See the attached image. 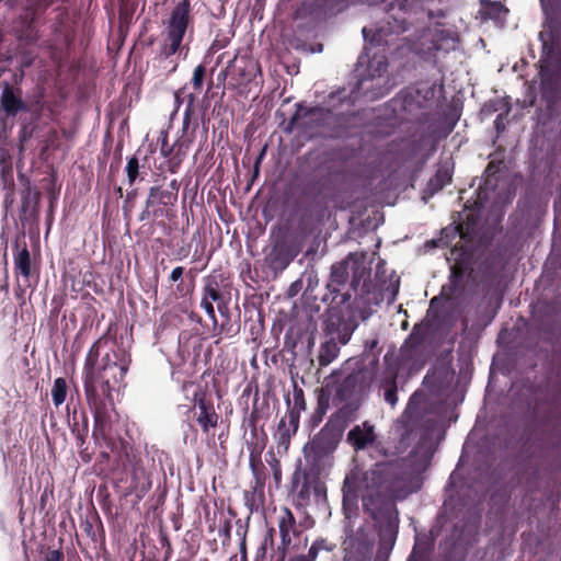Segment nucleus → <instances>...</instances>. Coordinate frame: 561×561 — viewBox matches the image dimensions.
Segmentation results:
<instances>
[{"label":"nucleus","instance_id":"33","mask_svg":"<svg viewBox=\"0 0 561 561\" xmlns=\"http://www.w3.org/2000/svg\"><path fill=\"white\" fill-rule=\"evenodd\" d=\"M371 48H368V47H365L364 49V54L362 56H359L358 58V62L359 64H364L366 62V59H368V56H369V51H370Z\"/></svg>","mask_w":561,"mask_h":561},{"label":"nucleus","instance_id":"46","mask_svg":"<svg viewBox=\"0 0 561 561\" xmlns=\"http://www.w3.org/2000/svg\"><path fill=\"white\" fill-rule=\"evenodd\" d=\"M242 561H247V556H245V553L242 556Z\"/></svg>","mask_w":561,"mask_h":561},{"label":"nucleus","instance_id":"35","mask_svg":"<svg viewBox=\"0 0 561 561\" xmlns=\"http://www.w3.org/2000/svg\"><path fill=\"white\" fill-rule=\"evenodd\" d=\"M342 270H344V267H343V266H341V267H334V268H333V271H332V277H334V278L340 277V271H342ZM342 276H343V275L341 274V277H342ZM342 280H343V279L341 278V279H340V282H342Z\"/></svg>","mask_w":561,"mask_h":561},{"label":"nucleus","instance_id":"42","mask_svg":"<svg viewBox=\"0 0 561 561\" xmlns=\"http://www.w3.org/2000/svg\"><path fill=\"white\" fill-rule=\"evenodd\" d=\"M336 98H337V99H341L340 93H337V94H331V95H330V100H331V101H334Z\"/></svg>","mask_w":561,"mask_h":561},{"label":"nucleus","instance_id":"39","mask_svg":"<svg viewBox=\"0 0 561 561\" xmlns=\"http://www.w3.org/2000/svg\"><path fill=\"white\" fill-rule=\"evenodd\" d=\"M321 550H327V551H331L332 550V546L329 545L325 540H324V543L323 545H320V551Z\"/></svg>","mask_w":561,"mask_h":561},{"label":"nucleus","instance_id":"24","mask_svg":"<svg viewBox=\"0 0 561 561\" xmlns=\"http://www.w3.org/2000/svg\"><path fill=\"white\" fill-rule=\"evenodd\" d=\"M206 68L203 65H198L195 67L192 78L193 87L196 90H201L205 77Z\"/></svg>","mask_w":561,"mask_h":561},{"label":"nucleus","instance_id":"40","mask_svg":"<svg viewBox=\"0 0 561 561\" xmlns=\"http://www.w3.org/2000/svg\"><path fill=\"white\" fill-rule=\"evenodd\" d=\"M397 293H398V285L396 286V288L390 294V297H389L390 301H393L396 299Z\"/></svg>","mask_w":561,"mask_h":561},{"label":"nucleus","instance_id":"37","mask_svg":"<svg viewBox=\"0 0 561 561\" xmlns=\"http://www.w3.org/2000/svg\"><path fill=\"white\" fill-rule=\"evenodd\" d=\"M476 204L479 206V207H484V201L482 198V192H479L478 194V202H476Z\"/></svg>","mask_w":561,"mask_h":561},{"label":"nucleus","instance_id":"21","mask_svg":"<svg viewBox=\"0 0 561 561\" xmlns=\"http://www.w3.org/2000/svg\"><path fill=\"white\" fill-rule=\"evenodd\" d=\"M450 175L447 171H437L436 175L434 176V179H432L430 181V187L433 190V191H438L440 190L443 186H445L449 181H450Z\"/></svg>","mask_w":561,"mask_h":561},{"label":"nucleus","instance_id":"34","mask_svg":"<svg viewBox=\"0 0 561 561\" xmlns=\"http://www.w3.org/2000/svg\"><path fill=\"white\" fill-rule=\"evenodd\" d=\"M494 124H495V128H496V130H497V131H500V130L504 129V124H503V122H502L501 115H499V116L496 117V119H495Z\"/></svg>","mask_w":561,"mask_h":561},{"label":"nucleus","instance_id":"45","mask_svg":"<svg viewBox=\"0 0 561 561\" xmlns=\"http://www.w3.org/2000/svg\"><path fill=\"white\" fill-rule=\"evenodd\" d=\"M408 561H415V559H414V553H412V554H411V557L409 558V560H408Z\"/></svg>","mask_w":561,"mask_h":561},{"label":"nucleus","instance_id":"31","mask_svg":"<svg viewBox=\"0 0 561 561\" xmlns=\"http://www.w3.org/2000/svg\"><path fill=\"white\" fill-rule=\"evenodd\" d=\"M183 273L184 268L182 266L174 267L170 274V280L174 283L180 280L183 276Z\"/></svg>","mask_w":561,"mask_h":561},{"label":"nucleus","instance_id":"10","mask_svg":"<svg viewBox=\"0 0 561 561\" xmlns=\"http://www.w3.org/2000/svg\"><path fill=\"white\" fill-rule=\"evenodd\" d=\"M295 525L296 520L293 513L287 507H283L278 515V529L280 541L284 546H288L291 542L295 535Z\"/></svg>","mask_w":561,"mask_h":561},{"label":"nucleus","instance_id":"7","mask_svg":"<svg viewBox=\"0 0 561 561\" xmlns=\"http://www.w3.org/2000/svg\"><path fill=\"white\" fill-rule=\"evenodd\" d=\"M430 43L424 54L436 57L439 53H448L457 47V35L450 30L436 26L423 36V45Z\"/></svg>","mask_w":561,"mask_h":561},{"label":"nucleus","instance_id":"22","mask_svg":"<svg viewBox=\"0 0 561 561\" xmlns=\"http://www.w3.org/2000/svg\"><path fill=\"white\" fill-rule=\"evenodd\" d=\"M126 172L129 184H133L136 181L139 172V162L136 157L128 159L126 164Z\"/></svg>","mask_w":561,"mask_h":561},{"label":"nucleus","instance_id":"44","mask_svg":"<svg viewBox=\"0 0 561 561\" xmlns=\"http://www.w3.org/2000/svg\"><path fill=\"white\" fill-rule=\"evenodd\" d=\"M436 301H437V298H433V299L431 300V308H433V307H434V305L436 304Z\"/></svg>","mask_w":561,"mask_h":561},{"label":"nucleus","instance_id":"3","mask_svg":"<svg viewBox=\"0 0 561 561\" xmlns=\"http://www.w3.org/2000/svg\"><path fill=\"white\" fill-rule=\"evenodd\" d=\"M339 438L333 430L323 427L304 446L306 468L318 471H328L332 466V454L335 450Z\"/></svg>","mask_w":561,"mask_h":561},{"label":"nucleus","instance_id":"20","mask_svg":"<svg viewBox=\"0 0 561 561\" xmlns=\"http://www.w3.org/2000/svg\"><path fill=\"white\" fill-rule=\"evenodd\" d=\"M465 216L468 221L466 226H463V224H459L457 227L454 228L455 232L459 233L461 238L472 233L476 227L473 215L471 213H467L466 210Z\"/></svg>","mask_w":561,"mask_h":561},{"label":"nucleus","instance_id":"29","mask_svg":"<svg viewBox=\"0 0 561 561\" xmlns=\"http://www.w3.org/2000/svg\"><path fill=\"white\" fill-rule=\"evenodd\" d=\"M323 543H324V539L316 540L309 548L308 554H305V556L309 557L312 561H314L318 558V554L320 552V545H323Z\"/></svg>","mask_w":561,"mask_h":561},{"label":"nucleus","instance_id":"2","mask_svg":"<svg viewBox=\"0 0 561 561\" xmlns=\"http://www.w3.org/2000/svg\"><path fill=\"white\" fill-rule=\"evenodd\" d=\"M99 342L90 348L84 363V390L88 398L98 396L99 390L108 393L119 388L128 371L130 358L124 351L111 350L98 363Z\"/></svg>","mask_w":561,"mask_h":561},{"label":"nucleus","instance_id":"19","mask_svg":"<svg viewBox=\"0 0 561 561\" xmlns=\"http://www.w3.org/2000/svg\"><path fill=\"white\" fill-rule=\"evenodd\" d=\"M67 396V382L64 378H56L51 389L53 402L56 407L61 405Z\"/></svg>","mask_w":561,"mask_h":561},{"label":"nucleus","instance_id":"17","mask_svg":"<svg viewBox=\"0 0 561 561\" xmlns=\"http://www.w3.org/2000/svg\"><path fill=\"white\" fill-rule=\"evenodd\" d=\"M199 414L197 417L198 424L203 427L205 432H208L209 428L215 427L217 425L218 416L215 412H210L205 402L201 401L198 403Z\"/></svg>","mask_w":561,"mask_h":561},{"label":"nucleus","instance_id":"12","mask_svg":"<svg viewBox=\"0 0 561 561\" xmlns=\"http://www.w3.org/2000/svg\"><path fill=\"white\" fill-rule=\"evenodd\" d=\"M1 106L3 111L11 116L16 115L20 111L25 108L24 103L18 98L14 92L5 88L1 94Z\"/></svg>","mask_w":561,"mask_h":561},{"label":"nucleus","instance_id":"5","mask_svg":"<svg viewBox=\"0 0 561 561\" xmlns=\"http://www.w3.org/2000/svg\"><path fill=\"white\" fill-rule=\"evenodd\" d=\"M324 471H316L313 468L298 467L293 476V491L302 501L323 503L327 500V489L319 476Z\"/></svg>","mask_w":561,"mask_h":561},{"label":"nucleus","instance_id":"47","mask_svg":"<svg viewBox=\"0 0 561 561\" xmlns=\"http://www.w3.org/2000/svg\"><path fill=\"white\" fill-rule=\"evenodd\" d=\"M375 561H386V560H383L380 557H378Z\"/></svg>","mask_w":561,"mask_h":561},{"label":"nucleus","instance_id":"28","mask_svg":"<svg viewBox=\"0 0 561 561\" xmlns=\"http://www.w3.org/2000/svg\"><path fill=\"white\" fill-rule=\"evenodd\" d=\"M201 307L205 310L208 318L211 319L216 323L217 320H216L215 309H214L213 302L210 300H208L207 297L202 298Z\"/></svg>","mask_w":561,"mask_h":561},{"label":"nucleus","instance_id":"16","mask_svg":"<svg viewBox=\"0 0 561 561\" xmlns=\"http://www.w3.org/2000/svg\"><path fill=\"white\" fill-rule=\"evenodd\" d=\"M345 268L351 267L354 273L353 286L357 287L359 283L363 280L364 283L369 277V270L364 265V263H358L353 260V256L350 255L347 260L344 262Z\"/></svg>","mask_w":561,"mask_h":561},{"label":"nucleus","instance_id":"23","mask_svg":"<svg viewBox=\"0 0 561 561\" xmlns=\"http://www.w3.org/2000/svg\"><path fill=\"white\" fill-rule=\"evenodd\" d=\"M163 194L164 193L161 191L160 187H158V186L151 187L149 190L148 197H147V201H146L147 208H151L154 205L161 203Z\"/></svg>","mask_w":561,"mask_h":561},{"label":"nucleus","instance_id":"30","mask_svg":"<svg viewBox=\"0 0 561 561\" xmlns=\"http://www.w3.org/2000/svg\"><path fill=\"white\" fill-rule=\"evenodd\" d=\"M61 559L62 553L59 550L48 551L44 557V561H61Z\"/></svg>","mask_w":561,"mask_h":561},{"label":"nucleus","instance_id":"1","mask_svg":"<svg viewBox=\"0 0 561 561\" xmlns=\"http://www.w3.org/2000/svg\"><path fill=\"white\" fill-rule=\"evenodd\" d=\"M433 451L420 443L408 457L377 462L357 479L347 476L343 484V511L346 519L343 542L347 560H369L375 543L373 527L352 519L357 497L366 513L379 525L381 548L392 549L398 533L399 514L396 501H402L422 486V474L427 469Z\"/></svg>","mask_w":561,"mask_h":561},{"label":"nucleus","instance_id":"38","mask_svg":"<svg viewBox=\"0 0 561 561\" xmlns=\"http://www.w3.org/2000/svg\"><path fill=\"white\" fill-rule=\"evenodd\" d=\"M489 3H490V5H491V8H492L493 10H495V11H499V12H500V11L503 9V7H502L500 3H496V2H492V3H491V2H489Z\"/></svg>","mask_w":561,"mask_h":561},{"label":"nucleus","instance_id":"8","mask_svg":"<svg viewBox=\"0 0 561 561\" xmlns=\"http://www.w3.org/2000/svg\"><path fill=\"white\" fill-rule=\"evenodd\" d=\"M376 439L374 426L364 422L353 427L347 434L348 443L356 449L362 450L371 445Z\"/></svg>","mask_w":561,"mask_h":561},{"label":"nucleus","instance_id":"11","mask_svg":"<svg viewBox=\"0 0 561 561\" xmlns=\"http://www.w3.org/2000/svg\"><path fill=\"white\" fill-rule=\"evenodd\" d=\"M423 401L424 394L421 392L416 391L411 396L408 405L400 419V422L403 424L404 427H413L414 421L419 416V412Z\"/></svg>","mask_w":561,"mask_h":561},{"label":"nucleus","instance_id":"14","mask_svg":"<svg viewBox=\"0 0 561 561\" xmlns=\"http://www.w3.org/2000/svg\"><path fill=\"white\" fill-rule=\"evenodd\" d=\"M462 274H463V271L457 263L450 266L449 282H448V284L443 286V290H442V294L447 299H450V298L457 296V290L461 283Z\"/></svg>","mask_w":561,"mask_h":561},{"label":"nucleus","instance_id":"36","mask_svg":"<svg viewBox=\"0 0 561 561\" xmlns=\"http://www.w3.org/2000/svg\"><path fill=\"white\" fill-rule=\"evenodd\" d=\"M289 561H312L309 557H306L305 554L296 556L295 558H291Z\"/></svg>","mask_w":561,"mask_h":561},{"label":"nucleus","instance_id":"18","mask_svg":"<svg viewBox=\"0 0 561 561\" xmlns=\"http://www.w3.org/2000/svg\"><path fill=\"white\" fill-rule=\"evenodd\" d=\"M362 33L365 42H368L371 46L378 47L388 43L386 39L387 31L383 27H379L375 31L373 28L363 27Z\"/></svg>","mask_w":561,"mask_h":561},{"label":"nucleus","instance_id":"9","mask_svg":"<svg viewBox=\"0 0 561 561\" xmlns=\"http://www.w3.org/2000/svg\"><path fill=\"white\" fill-rule=\"evenodd\" d=\"M13 263L15 273L22 278L23 284L28 285L33 266L30 251L25 245L20 248L19 244H16L15 253L13 255Z\"/></svg>","mask_w":561,"mask_h":561},{"label":"nucleus","instance_id":"41","mask_svg":"<svg viewBox=\"0 0 561 561\" xmlns=\"http://www.w3.org/2000/svg\"><path fill=\"white\" fill-rule=\"evenodd\" d=\"M149 209H150V208H147V207H146V209L142 211V214H141V216H140V219H141V220H145L146 218H148V217H149Z\"/></svg>","mask_w":561,"mask_h":561},{"label":"nucleus","instance_id":"27","mask_svg":"<svg viewBox=\"0 0 561 561\" xmlns=\"http://www.w3.org/2000/svg\"><path fill=\"white\" fill-rule=\"evenodd\" d=\"M159 140L161 142L160 153L162 157L168 158L172 153L173 147L168 144L167 133L161 131Z\"/></svg>","mask_w":561,"mask_h":561},{"label":"nucleus","instance_id":"25","mask_svg":"<svg viewBox=\"0 0 561 561\" xmlns=\"http://www.w3.org/2000/svg\"><path fill=\"white\" fill-rule=\"evenodd\" d=\"M385 401L392 408L398 403L397 387L394 381L385 391Z\"/></svg>","mask_w":561,"mask_h":561},{"label":"nucleus","instance_id":"26","mask_svg":"<svg viewBox=\"0 0 561 561\" xmlns=\"http://www.w3.org/2000/svg\"><path fill=\"white\" fill-rule=\"evenodd\" d=\"M203 297H207V299L213 302V301H218L220 299V294L217 290L216 285L207 284L204 287V295H203Z\"/></svg>","mask_w":561,"mask_h":561},{"label":"nucleus","instance_id":"43","mask_svg":"<svg viewBox=\"0 0 561 561\" xmlns=\"http://www.w3.org/2000/svg\"><path fill=\"white\" fill-rule=\"evenodd\" d=\"M541 78H542L541 83H542V85H545V82H546V73H545V71H543V70H541Z\"/></svg>","mask_w":561,"mask_h":561},{"label":"nucleus","instance_id":"4","mask_svg":"<svg viewBox=\"0 0 561 561\" xmlns=\"http://www.w3.org/2000/svg\"><path fill=\"white\" fill-rule=\"evenodd\" d=\"M388 62L385 55L374 54L368 60L367 75L358 82V91L369 100H377L385 96L389 90V79L386 77Z\"/></svg>","mask_w":561,"mask_h":561},{"label":"nucleus","instance_id":"13","mask_svg":"<svg viewBox=\"0 0 561 561\" xmlns=\"http://www.w3.org/2000/svg\"><path fill=\"white\" fill-rule=\"evenodd\" d=\"M268 265L274 270H284L290 263L293 257L288 254L284 247H274L268 253Z\"/></svg>","mask_w":561,"mask_h":561},{"label":"nucleus","instance_id":"32","mask_svg":"<svg viewBox=\"0 0 561 561\" xmlns=\"http://www.w3.org/2000/svg\"><path fill=\"white\" fill-rule=\"evenodd\" d=\"M324 110L321 107H314L309 111V115L313 118L317 116H321L323 114Z\"/></svg>","mask_w":561,"mask_h":561},{"label":"nucleus","instance_id":"6","mask_svg":"<svg viewBox=\"0 0 561 561\" xmlns=\"http://www.w3.org/2000/svg\"><path fill=\"white\" fill-rule=\"evenodd\" d=\"M190 11L188 0H183L173 9L167 24V41L169 44L164 48L165 55H173L179 50L187 28Z\"/></svg>","mask_w":561,"mask_h":561},{"label":"nucleus","instance_id":"15","mask_svg":"<svg viewBox=\"0 0 561 561\" xmlns=\"http://www.w3.org/2000/svg\"><path fill=\"white\" fill-rule=\"evenodd\" d=\"M340 348L337 343L334 340H329L324 342L319 352V364L321 366H328L331 364L339 355Z\"/></svg>","mask_w":561,"mask_h":561}]
</instances>
